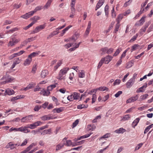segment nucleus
<instances>
[{"instance_id": "obj_1", "label": "nucleus", "mask_w": 153, "mask_h": 153, "mask_svg": "<svg viewBox=\"0 0 153 153\" xmlns=\"http://www.w3.org/2000/svg\"><path fill=\"white\" fill-rule=\"evenodd\" d=\"M42 123L40 121H37L33 124L27 125L24 127H21L19 128L18 129L19 131L23 132L24 133H27L30 132V130L27 129V128H30L31 129H33L35 128L36 127L40 125Z\"/></svg>"}, {"instance_id": "obj_2", "label": "nucleus", "mask_w": 153, "mask_h": 153, "mask_svg": "<svg viewBox=\"0 0 153 153\" xmlns=\"http://www.w3.org/2000/svg\"><path fill=\"white\" fill-rule=\"evenodd\" d=\"M34 146V143H32L29 146L26 148L24 151L21 152L20 153H33L36 151V149H33L30 152H28Z\"/></svg>"}, {"instance_id": "obj_3", "label": "nucleus", "mask_w": 153, "mask_h": 153, "mask_svg": "<svg viewBox=\"0 0 153 153\" xmlns=\"http://www.w3.org/2000/svg\"><path fill=\"white\" fill-rule=\"evenodd\" d=\"M45 27V25H41L36 27L35 30L33 31V32L31 33H35L39 32L41 30L44 29Z\"/></svg>"}, {"instance_id": "obj_4", "label": "nucleus", "mask_w": 153, "mask_h": 153, "mask_svg": "<svg viewBox=\"0 0 153 153\" xmlns=\"http://www.w3.org/2000/svg\"><path fill=\"white\" fill-rule=\"evenodd\" d=\"M57 118L56 117H53L51 116V114H49L48 115H44L41 117L42 120H48L51 119H55Z\"/></svg>"}, {"instance_id": "obj_5", "label": "nucleus", "mask_w": 153, "mask_h": 153, "mask_svg": "<svg viewBox=\"0 0 153 153\" xmlns=\"http://www.w3.org/2000/svg\"><path fill=\"white\" fill-rule=\"evenodd\" d=\"M33 15V12H32L31 11H30L22 16L21 17L24 19H26L30 17V16H32Z\"/></svg>"}, {"instance_id": "obj_6", "label": "nucleus", "mask_w": 153, "mask_h": 153, "mask_svg": "<svg viewBox=\"0 0 153 153\" xmlns=\"http://www.w3.org/2000/svg\"><path fill=\"white\" fill-rule=\"evenodd\" d=\"M135 80L134 79L131 78L126 83V87L127 88H130L131 87L133 84Z\"/></svg>"}, {"instance_id": "obj_7", "label": "nucleus", "mask_w": 153, "mask_h": 153, "mask_svg": "<svg viewBox=\"0 0 153 153\" xmlns=\"http://www.w3.org/2000/svg\"><path fill=\"white\" fill-rule=\"evenodd\" d=\"M113 56L107 55L106 57H104L105 58V64H108L112 59Z\"/></svg>"}, {"instance_id": "obj_8", "label": "nucleus", "mask_w": 153, "mask_h": 153, "mask_svg": "<svg viewBox=\"0 0 153 153\" xmlns=\"http://www.w3.org/2000/svg\"><path fill=\"white\" fill-rule=\"evenodd\" d=\"M20 146V144H12V142H10L8 143V145H7L6 147L7 148H8V147H7V146H8L11 149H12L14 148H15L16 146Z\"/></svg>"}, {"instance_id": "obj_9", "label": "nucleus", "mask_w": 153, "mask_h": 153, "mask_svg": "<svg viewBox=\"0 0 153 153\" xmlns=\"http://www.w3.org/2000/svg\"><path fill=\"white\" fill-rule=\"evenodd\" d=\"M146 17L143 16L140 19L138 22H137L135 24V25L141 26L142 25L143 23L145 22L144 18Z\"/></svg>"}, {"instance_id": "obj_10", "label": "nucleus", "mask_w": 153, "mask_h": 153, "mask_svg": "<svg viewBox=\"0 0 153 153\" xmlns=\"http://www.w3.org/2000/svg\"><path fill=\"white\" fill-rule=\"evenodd\" d=\"M147 84L146 83H145L144 85L142 86L138 89L136 91V92L139 93L140 92H143L144 91V90L143 89L144 88H146L147 87Z\"/></svg>"}, {"instance_id": "obj_11", "label": "nucleus", "mask_w": 153, "mask_h": 153, "mask_svg": "<svg viewBox=\"0 0 153 153\" xmlns=\"http://www.w3.org/2000/svg\"><path fill=\"white\" fill-rule=\"evenodd\" d=\"M48 71L47 70H44L42 71L41 74V77L42 78H44L48 74Z\"/></svg>"}, {"instance_id": "obj_12", "label": "nucleus", "mask_w": 153, "mask_h": 153, "mask_svg": "<svg viewBox=\"0 0 153 153\" xmlns=\"http://www.w3.org/2000/svg\"><path fill=\"white\" fill-rule=\"evenodd\" d=\"M32 59H30V58H29L28 56L27 58L25 60L23 63L24 65L25 66L29 65L32 61Z\"/></svg>"}, {"instance_id": "obj_13", "label": "nucleus", "mask_w": 153, "mask_h": 153, "mask_svg": "<svg viewBox=\"0 0 153 153\" xmlns=\"http://www.w3.org/2000/svg\"><path fill=\"white\" fill-rule=\"evenodd\" d=\"M140 120V119L139 118H137L134 120L132 124V126L134 128H135V126H136L139 123Z\"/></svg>"}, {"instance_id": "obj_14", "label": "nucleus", "mask_w": 153, "mask_h": 153, "mask_svg": "<svg viewBox=\"0 0 153 153\" xmlns=\"http://www.w3.org/2000/svg\"><path fill=\"white\" fill-rule=\"evenodd\" d=\"M65 143H64L63 144L59 143L57 145L56 147V151H58L61 149L65 145Z\"/></svg>"}, {"instance_id": "obj_15", "label": "nucleus", "mask_w": 153, "mask_h": 153, "mask_svg": "<svg viewBox=\"0 0 153 153\" xmlns=\"http://www.w3.org/2000/svg\"><path fill=\"white\" fill-rule=\"evenodd\" d=\"M5 92L8 95H11L14 94V91L13 89H8L6 90Z\"/></svg>"}, {"instance_id": "obj_16", "label": "nucleus", "mask_w": 153, "mask_h": 153, "mask_svg": "<svg viewBox=\"0 0 153 153\" xmlns=\"http://www.w3.org/2000/svg\"><path fill=\"white\" fill-rule=\"evenodd\" d=\"M69 70V68H63L62 69H61L60 71V73H62V74H63L64 75H65V74H66L67 72V71H68Z\"/></svg>"}, {"instance_id": "obj_17", "label": "nucleus", "mask_w": 153, "mask_h": 153, "mask_svg": "<svg viewBox=\"0 0 153 153\" xmlns=\"http://www.w3.org/2000/svg\"><path fill=\"white\" fill-rule=\"evenodd\" d=\"M134 63L133 61H130L127 63L126 64V68H128L132 67Z\"/></svg>"}, {"instance_id": "obj_18", "label": "nucleus", "mask_w": 153, "mask_h": 153, "mask_svg": "<svg viewBox=\"0 0 153 153\" xmlns=\"http://www.w3.org/2000/svg\"><path fill=\"white\" fill-rule=\"evenodd\" d=\"M41 93L44 96H48L50 94L49 91L47 90V91L43 89L41 91Z\"/></svg>"}, {"instance_id": "obj_19", "label": "nucleus", "mask_w": 153, "mask_h": 153, "mask_svg": "<svg viewBox=\"0 0 153 153\" xmlns=\"http://www.w3.org/2000/svg\"><path fill=\"white\" fill-rule=\"evenodd\" d=\"M51 129L49 128L48 129L44 130L42 133H41V134L45 135L47 134H50L51 133Z\"/></svg>"}, {"instance_id": "obj_20", "label": "nucleus", "mask_w": 153, "mask_h": 153, "mask_svg": "<svg viewBox=\"0 0 153 153\" xmlns=\"http://www.w3.org/2000/svg\"><path fill=\"white\" fill-rule=\"evenodd\" d=\"M73 97L74 100H77L78 99L80 95V94L79 93H78L76 92H74L73 93Z\"/></svg>"}, {"instance_id": "obj_21", "label": "nucleus", "mask_w": 153, "mask_h": 153, "mask_svg": "<svg viewBox=\"0 0 153 153\" xmlns=\"http://www.w3.org/2000/svg\"><path fill=\"white\" fill-rule=\"evenodd\" d=\"M109 7L108 5H106L104 9L105 16L107 17H108L109 14Z\"/></svg>"}, {"instance_id": "obj_22", "label": "nucleus", "mask_w": 153, "mask_h": 153, "mask_svg": "<svg viewBox=\"0 0 153 153\" xmlns=\"http://www.w3.org/2000/svg\"><path fill=\"white\" fill-rule=\"evenodd\" d=\"M126 131V130L122 128L115 131V132L117 133H123Z\"/></svg>"}, {"instance_id": "obj_23", "label": "nucleus", "mask_w": 153, "mask_h": 153, "mask_svg": "<svg viewBox=\"0 0 153 153\" xmlns=\"http://www.w3.org/2000/svg\"><path fill=\"white\" fill-rule=\"evenodd\" d=\"M39 53L37 52H33L31 54H30L29 55H28V57L30 58V59H32V58L34 57L37 55H38Z\"/></svg>"}, {"instance_id": "obj_24", "label": "nucleus", "mask_w": 153, "mask_h": 153, "mask_svg": "<svg viewBox=\"0 0 153 153\" xmlns=\"http://www.w3.org/2000/svg\"><path fill=\"white\" fill-rule=\"evenodd\" d=\"M51 2V0H48L45 5L44 6V8L45 9H48L50 6Z\"/></svg>"}, {"instance_id": "obj_25", "label": "nucleus", "mask_w": 153, "mask_h": 153, "mask_svg": "<svg viewBox=\"0 0 153 153\" xmlns=\"http://www.w3.org/2000/svg\"><path fill=\"white\" fill-rule=\"evenodd\" d=\"M75 8H71V14L70 16V17L71 18H73L74 16L75 15Z\"/></svg>"}, {"instance_id": "obj_26", "label": "nucleus", "mask_w": 153, "mask_h": 153, "mask_svg": "<svg viewBox=\"0 0 153 153\" xmlns=\"http://www.w3.org/2000/svg\"><path fill=\"white\" fill-rule=\"evenodd\" d=\"M153 127V124L150 125L147 127L145 129L144 131V134H146L147 132H148L149 129L151 128H152Z\"/></svg>"}, {"instance_id": "obj_27", "label": "nucleus", "mask_w": 153, "mask_h": 153, "mask_svg": "<svg viewBox=\"0 0 153 153\" xmlns=\"http://www.w3.org/2000/svg\"><path fill=\"white\" fill-rule=\"evenodd\" d=\"M120 23H117L116 24L115 26V29L114 31V33H117V32L118 31L120 27Z\"/></svg>"}, {"instance_id": "obj_28", "label": "nucleus", "mask_w": 153, "mask_h": 153, "mask_svg": "<svg viewBox=\"0 0 153 153\" xmlns=\"http://www.w3.org/2000/svg\"><path fill=\"white\" fill-rule=\"evenodd\" d=\"M123 15L122 14H120L118 16L116 19V21L117 23H120V21L123 18Z\"/></svg>"}, {"instance_id": "obj_29", "label": "nucleus", "mask_w": 153, "mask_h": 153, "mask_svg": "<svg viewBox=\"0 0 153 153\" xmlns=\"http://www.w3.org/2000/svg\"><path fill=\"white\" fill-rule=\"evenodd\" d=\"M64 75L62 73H60L59 72V75L57 77V78L59 80H62L65 79V77L63 76Z\"/></svg>"}, {"instance_id": "obj_30", "label": "nucleus", "mask_w": 153, "mask_h": 153, "mask_svg": "<svg viewBox=\"0 0 153 153\" xmlns=\"http://www.w3.org/2000/svg\"><path fill=\"white\" fill-rule=\"evenodd\" d=\"M98 90L101 91H103L105 90H107V91H108V88L105 86H103V87H100L99 88H98Z\"/></svg>"}, {"instance_id": "obj_31", "label": "nucleus", "mask_w": 153, "mask_h": 153, "mask_svg": "<svg viewBox=\"0 0 153 153\" xmlns=\"http://www.w3.org/2000/svg\"><path fill=\"white\" fill-rule=\"evenodd\" d=\"M36 85V83L34 82H32L28 85L27 86L29 89H31L33 88Z\"/></svg>"}, {"instance_id": "obj_32", "label": "nucleus", "mask_w": 153, "mask_h": 153, "mask_svg": "<svg viewBox=\"0 0 153 153\" xmlns=\"http://www.w3.org/2000/svg\"><path fill=\"white\" fill-rule=\"evenodd\" d=\"M130 118V116L129 114H126L124 115L123 117L122 120L125 121L128 120Z\"/></svg>"}, {"instance_id": "obj_33", "label": "nucleus", "mask_w": 153, "mask_h": 153, "mask_svg": "<svg viewBox=\"0 0 153 153\" xmlns=\"http://www.w3.org/2000/svg\"><path fill=\"white\" fill-rule=\"evenodd\" d=\"M138 34H136L133 37L128 41V42H132L135 41L138 36Z\"/></svg>"}, {"instance_id": "obj_34", "label": "nucleus", "mask_w": 153, "mask_h": 153, "mask_svg": "<svg viewBox=\"0 0 153 153\" xmlns=\"http://www.w3.org/2000/svg\"><path fill=\"white\" fill-rule=\"evenodd\" d=\"M116 16V13L115 12L114 7L113 8L112 10H111V17L112 18H115Z\"/></svg>"}, {"instance_id": "obj_35", "label": "nucleus", "mask_w": 153, "mask_h": 153, "mask_svg": "<svg viewBox=\"0 0 153 153\" xmlns=\"http://www.w3.org/2000/svg\"><path fill=\"white\" fill-rule=\"evenodd\" d=\"M20 62V60L19 59V58H15L14 59L13 62V63L14 64H15L16 65L19 64Z\"/></svg>"}, {"instance_id": "obj_36", "label": "nucleus", "mask_w": 153, "mask_h": 153, "mask_svg": "<svg viewBox=\"0 0 153 153\" xmlns=\"http://www.w3.org/2000/svg\"><path fill=\"white\" fill-rule=\"evenodd\" d=\"M42 9V7L40 6H37L34 10L32 11H31L32 12H33V14L34 13L36 12L37 11L40 10Z\"/></svg>"}, {"instance_id": "obj_37", "label": "nucleus", "mask_w": 153, "mask_h": 153, "mask_svg": "<svg viewBox=\"0 0 153 153\" xmlns=\"http://www.w3.org/2000/svg\"><path fill=\"white\" fill-rule=\"evenodd\" d=\"M72 143L71 140H66V143H65V145L67 146H70L72 145Z\"/></svg>"}, {"instance_id": "obj_38", "label": "nucleus", "mask_w": 153, "mask_h": 153, "mask_svg": "<svg viewBox=\"0 0 153 153\" xmlns=\"http://www.w3.org/2000/svg\"><path fill=\"white\" fill-rule=\"evenodd\" d=\"M40 17L38 16H34L33 17H32L30 19L31 20L33 21H35V22L37 21L39 19Z\"/></svg>"}, {"instance_id": "obj_39", "label": "nucleus", "mask_w": 153, "mask_h": 153, "mask_svg": "<svg viewBox=\"0 0 153 153\" xmlns=\"http://www.w3.org/2000/svg\"><path fill=\"white\" fill-rule=\"evenodd\" d=\"M93 134L92 132H90L89 134H87L84 135H83L80 137L81 139L89 137L91 134Z\"/></svg>"}, {"instance_id": "obj_40", "label": "nucleus", "mask_w": 153, "mask_h": 153, "mask_svg": "<svg viewBox=\"0 0 153 153\" xmlns=\"http://www.w3.org/2000/svg\"><path fill=\"white\" fill-rule=\"evenodd\" d=\"M122 49L121 48H118L117 49L113 55V56H117L120 52V51Z\"/></svg>"}, {"instance_id": "obj_41", "label": "nucleus", "mask_w": 153, "mask_h": 153, "mask_svg": "<svg viewBox=\"0 0 153 153\" xmlns=\"http://www.w3.org/2000/svg\"><path fill=\"white\" fill-rule=\"evenodd\" d=\"M148 94H146L144 95H141L140 97V99L141 100H143L146 99L147 97L148 96Z\"/></svg>"}, {"instance_id": "obj_42", "label": "nucleus", "mask_w": 153, "mask_h": 153, "mask_svg": "<svg viewBox=\"0 0 153 153\" xmlns=\"http://www.w3.org/2000/svg\"><path fill=\"white\" fill-rule=\"evenodd\" d=\"M114 49L113 48H110L108 49L107 48V51L106 53L108 54H111L114 51Z\"/></svg>"}, {"instance_id": "obj_43", "label": "nucleus", "mask_w": 153, "mask_h": 153, "mask_svg": "<svg viewBox=\"0 0 153 153\" xmlns=\"http://www.w3.org/2000/svg\"><path fill=\"white\" fill-rule=\"evenodd\" d=\"M144 9L145 8H143V10L141 9L140 11L137 13V15L136 16L135 18H137L138 17L143 13L144 10Z\"/></svg>"}, {"instance_id": "obj_44", "label": "nucleus", "mask_w": 153, "mask_h": 153, "mask_svg": "<svg viewBox=\"0 0 153 153\" xmlns=\"http://www.w3.org/2000/svg\"><path fill=\"white\" fill-rule=\"evenodd\" d=\"M13 79V78H8V79L6 81H4L2 82V84H5L7 82H10Z\"/></svg>"}, {"instance_id": "obj_45", "label": "nucleus", "mask_w": 153, "mask_h": 153, "mask_svg": "<svg viewBox=\"0 0 153 153\" xmlns=\"http://www.w3.org/2000/svg\"><path fill=\"white\" fill-rule=\"evenodd\" d=\"M107 47H105L104 48H102L101 49V51L102 52V53H101V54L103 55L104 54L105 52L107 51Z\"/></svg>"}, {"instance_id": "obj_46", "label": "nucleus", "mask_w": 153, "mask_h": 153, "mask_svg": "<svg viewBox=\"0 0 153 153\" xmlns=\"http://www.w3.org/2000/svg\"><path fill=\"white\" fill-rule=\"evenodd\" d=\"M138 46V44H135L132 47V48L131 49V51H135L137 49V47Z\"/></svg>"}, {"instance_id": "obj_47", "label": "nucleus", "mask_w": 153, "mask_h": 153, "mask_svg": "<svg viewBox=\"0 0 153 153\" xmlns=\"http://www.w3.org/2000/svg\"><path fill=\"white\" fill-rule=\"evenodd\" d=\"M79 76L80 78H83L85 76V74L84 71L82 70L79 74Z\"/></svg>"}, {"instance_id": "obj_48", "label": "nucleus", "mask_w": 153, "mask_h": 153, "mask_svg": "<svg viewBox=\"0 0 153 153\" xmlns=\"http://www.w3.org/2000/svg\"><path fill=\"white\" fill-rule=\"evenodd\" d=\"M97 97H96V95L95 94H93L92 95V103H94L96 100Z\"/></svg>"}, {"instance_id": "obj_49", "label": "nucleus", "mask_w": 153, "mask_h": 153, "mask_svg": "<svg viewBox=\"0 0 153 153\" xmlns=\"http://www.w3.org/2000/svg\"><path fill=\"white\" fill-rule=\"evenodd\" d=\"M121 80L119 79H116L114 82L113 83L114 86L117 85H119L120 82Z\"/></svg>"}, {"instance_id": "obj_50", "label": "nucleus", "mask_w": 153, "mask_h": 153, "mask_svg": "<svg viewBox=\"0 0 153 153\" xmlns=\"http://www.w3.org/2000/svg\"><path fill=\"white\" fill-rule=\"evenodd\" d=\"M73 94H72L71 95L67 97V99L70 101H73L74 100V97H73Z\"/></svg>"}, {"instance_id": "obj_51", "label": "nucleus", "mask_w": 153, "mask_h": 153, "mask_svg": "<svg viewBox=\"0 0 153 153\" xmlns=\"http://www.w3.org/2000/svg\"><path fill=\"white\" fill-rule=\"evenodd\" d=\"M36 36L31 37L30 38H29L26 39V40H27V41L28 42H29L35 40V39L36 38Z\"/></svg>"}, {"instance_id": "obj_52", "label": "nucleus", "mask_w": 153, "mask_h": 153, "mask_svg": "<svg viewBox=\"0 0 153 153\" xmlns=\"http://www.w3.org/2000/svg\"><path fill=\"white\" fill-rule=\"evenodd\" d=\"M138 94L136 95L135 97H131V99L132 100V101L134 102V101L137 100L138 98Z\"/></svg>"}, {"instance_id": "obj_53", "label": "nucleus", "mask_w": 153, "mask_h": 153, "mask_svg": "<svg viewBox=\"0 0 153 153\" xmlns=\"http://www.w3.org/2000/svg\"><path fill=\"white\" fill-rule=\"evenodd\" d=\"M72 27V26L69 25L65 28L62 31V32L64 34L65 33L66 31H67L70 27Z\"/></svg>"}, {"instance_id": "obj_54", "label": "nucleus", "mask_w": 153, "mask_h": 153, "mask_svg": "<svg viewBox=\"0 0 153 153\" xmlns=\"http://www.w3.org/2000/svg\"><path fill=\"white\" fill-rule=\"evenodd\" d=\"M143 144L142 143L138 144L137 145V146L135 147V151L139 149L142 146Z\"/></svg>"}, {"instance_id": "obj_55", "label": "nucleus", "mask_w": 153, "mask_h": 153, "mask_svg": "<svg viewBox=\"0 0 153 153\" xmlns=\"http://www.w3.org/2000/svg\"><path fill=\"white\" fill-rule=\"evenodd\" d=\"M18 99V98H17L16 97H13L11 99V101L13 102V104H14L16 102V101H15V100Z\"/></svg>"}, {"instance_id": "obj_56", "label": "nucleus", "mask_w": 153, "mask_h": 153, "mask_svg": "<svg viewBox=\"0 0 153 153\" xmlns=\"http://www.w3.org/2000/svg\"><path fill=\"white\" fill-rule=\"evenodd\" d=\"M79 123V120L77 119L75 120V121L72 124V128H73L76 126Z\"/></svg>"}, {"instance_id": "obj_57", "label": "nucleus", "mask_w": 153, "mask_h": 153, "mask_svg": "<svg viewBox=\"0 0 153 153\" xmlns=\"http://www.w3.org/2000/svg\"><path fill=\"white\" fill-rule=\"evenodd\" d=\"M85 105L84 104H80L77 106V108L78 109H82L85 108Z\"/></svg>"}, {"instance_id": "obj_58", "label": "nucleus", "mask_w": 153, "mask_h": 153, "mask_svg": "<svg viewBox=\"0 0 153 153\" xmlns=\"http://www.w3.org/2000/svg\"><path fill=\"white\" fill-rule=\"evenodd\" d=\"M22 5V3H20L19 4H15L13 5V7L15 8L18 9Z\"/></svg>"}, {"instance_id": "obj_59", "label": "nucleus", "mask_w": 153, "mask_h": 153, "mask_svg": "<svg viewBox=\"0 0 153 153\" xmlns=\"http://www.w3.org/2000/svg\"><path fill=\"white\" fill-rule=\"evenodd\" d=\"M98 90V88L96 89H94L90 91L88 93V94H91L92 93L94 92L95 93Z\"/></svg>"}, {"instance_id": "obj_60", "label": "nucleus", "mask_w": 153, "mask_h": 153, "mask_svg": "<svg viewBox=\"0 0 153 153\" xmlns=\"http://www.w3.org/2000/svg\"><path fill=\"white\" fill-rule=\"evenodd\" d=\"M123 93V92L122 91H118L116 94H115V96L116 97H118L119 96L122 94Z\"/></svg>"}, {"instance_id": "obj_61", "label": "nucleus", "mask_w": 153, "mask_h": 153, "mask_svg": "<svg viewBox=\"0 0 153 153\" xmlns=\"http://www.w3.org/2000/svg\"><path fill=\"white\" fill-rule=\"evenodd\" d=\"M148 0H146L145 1V2L144 3H143L141 5V9L143 10V8H144L143 7H144L146 5V4H147V3L148 2Z\"/></svg>"}, {"instance_id": "obj_62", "label": "nucleus", "mask_w": 153, "mask_h": 153, "mask_svg": "<svg viewBox=\"0 0 153 153\" xmlns=\"http://www.w3.org/2000/svg\"><path fill=\"white\" fill-rule=\"evenodd\" d=\"M85 142V140H83L81 141L75 143V144H76V145H81L83 144Z\"/></svg>"}, {"instance_id": "obj_63", "label": "nucleus", "mask_w": 153, "mask_h": 153, "mask_svg": "<svg viewBox=\"0 0 153 153\" xmlns=\"http://www.w3.org/2000/svg\"><path fill=\"white\" fill-rule=\"evenodd\" d=\"M48 102H45L44 104H42V107L44 109L46 108L47 106H48Z\"/></svg>"}, {"instance_id": "obj_64", "label": "nucleus", "mask_w": 153, "mask_h": 153, "mask_svg": "<svg viewBox=\"0 0 153 153\" xmlns=\"http://www.w3.org/2000/svg\"><path fill=\"white\" fill-rule=\"evenodd\" d=\"M122 62V59H120L118 61L117 63L116 64L115 66L116 67H118L121 64Z\"/></svg>"}]
</instances>
